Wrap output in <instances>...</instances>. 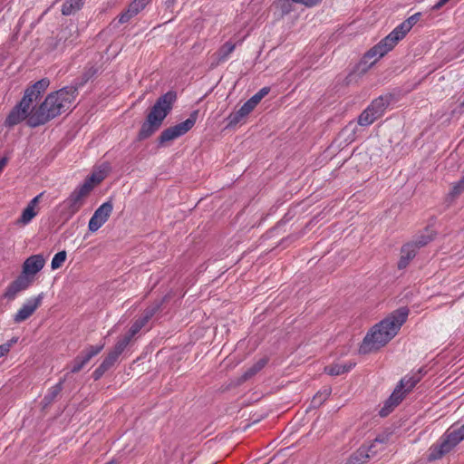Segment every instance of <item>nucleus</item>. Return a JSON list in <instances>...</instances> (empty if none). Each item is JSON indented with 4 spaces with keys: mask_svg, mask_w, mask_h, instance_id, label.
<instances>
[{
    "mask_svg": "<svg viewBox=\"0 0 464 464\" xmlns=\"http://www.w3.org/2000/svg\"><path fill=\"white\" fill-rule=\"evenodd\" d=\"M49 83V80L44 78L27 88L21 102L5 119V125L13 127L26 120L27 125L37 127L70 110L77 95V87L74 86L52 92L39 107H32L33 102L38 100Z\"/></svg>",
    "mask_w": 464,
    "mask_h": 464,
    "instance_id": "obj_1",
    "label": "nucleus"
},
{
    "mask_svg": "<svg viewBox=\"0 0 464 464\" xmlns=\"http://www.w3.org/2000/svg\"><path fill=\"white\" fill-rule=\"evenodd\" d=\"M409 310L401 307L371 328L360 346L361 353H369L387 344L406 322Z\"/></svg>",
    "mask_w": 464,
    "mask_h": 464,
    "instance_id": "obj_2",
    "label": "nucleus"
},
{
    "mask_svg": "<svg viewBox=\"0 0 464 464\" xmlns=\"http://www.w3.org/2000/svg\"><path fill=\"white\" fill-rule=\"evenodd\" d=\"M420 16V14L416 13L396 26L385 38L366 53L363 58L364 62H370L371 65L375 63L376 61L391 51L406 35L418 22Z\"/></svg>",
    "mask_w": 464,
    "mask_h": 464,
    "instance_id": "obj_3",
    "label": "nucleus"
},
{
    "mask_svg": "<svg viewBox=\"0 0 464 464\" xmlns=\"http://www.w3.org/2000/svg\"><path fill=\"white\" fill-rule=\"evenodd\" d=\"M176 99V92H168L157 100L141 126L139 133L140 140L149 138L159 130L164 119L172 110Z\"/></svg>",
    "mask_w": 464,
    "mask_h": 464,
    "instance_id": "obj_4",
    "label": "nucleus"
},
{
    "mask_svg": "<svg viewBox=\"0 0 464 464\" xmlns=\"http://www.w3.org/2000/svg\"><path fill=\"white\" fill-rule=\"evenodd\" d=\"M104 176H91L82 184L77 186L60 205L61 215L69 220L85 204L86 199L96 185L103 180Z\"/></svg>",
    "mask_w": 464,
    "mask_h": 464,
    "instance_id": "obj_5",
    "label": "nucleus"
},
{
    "mask_svg": "<svg viewBox=\"0 0 464 464\" xmlns=\"http://www.w3.org/2000/svg\"><path fill=\"white\" fill-rule=\"evenodd\" d=\"M425 368H420L418 372L412 375H406L401 380L392 395L385 401L384 405L379 411L380 416L386 417L396 406H398L405 395L420 381L421 377L427 374Z\"/></svg>",
    "mask_w": 464,
    "mask_h": 464,
    "instance_id": "obj_6",
    "label": "nucleus"
},
{
    "mask_svg": "<svg viewBox=\"0 0 464 464\" xmlns=\"http://www.w3.org/2000/svg\"><path fill=\"white\" fill-rule=\"evenodd\" d=\"M196 122V112L190 115L189 118H188L183 122H180L175 126L169 127L166 130H164L159 140L160 143L163 144L165 142L173 140L181 135L188 132L195 124Z\"/></svg>",
    "mask_w": 464,
    "mask_h": 464,
    "instance_id": "obj_7",
    "label": "nucleus"
},
{
    "mask_svg": "<svg viewBox=\"0 0 464 464\" xmlns=\"http://www.w3.org/2000/svg\"><path fill=\"white\" fill-rule=\"evenodd\" d=\"M113 209L111 201L102 203L93 213L88 223V228L91 232L99 230L109 219Z\"/></svg>",
    "mask_w": 464,
    "mask_h": 464,
    "instance_id": "obj_8",
    "label": "nucleus"
},
{
    "mask_svg": "<svg viewBox=\"0 0 464 464\" xmlns=\"http://www.w3.org/2000/svg\"><path fill=\"white\" fill-rule=\"evenodd\" d=\"M43 299V293L39 294L37 296L27 299L14 315V321L15 323H22L27 320L41 305Z\"/></svg>",
    "mask_w": 464,
    "mask_h": 464,
    "instance_id": "obj_9",
    "label": "nucleus"
},
{
    "mask_svg": "<svg viewBox=\"0 0 464 464\" xmlns=\"http://www.w3.org/2000/svg\"><path fill=\"white\" fill-rule=\"evenodd\" d=\"M464 440V424L459 428L455 429L449 433L443 439L440 445V449L437 450V458L448 453L454 448L458 443Z\"/></svg>",
    "mask_w": 464,
    "mask_h": 464,
    "instance_id": "obj_10",
    "label": "nucleus"
},
{
    "mask_svg": "<svg viewBox=\"0 0 464 464\" xmlns=\"http://www.w3.org/2000/svg\"><path fill=\"white\" fill-rule=\"evenodd\" d=\"M45 262V258L42 254L29 256L23 264L22 275L34 280V276L44 268Z\"/></svg>",
    "mask_w": 464,
    "mask_h": 464,
    "instance_id": "obj_11",
    "label": "nucleus"
},
{
    "mask_svg": "<svg viewBox=\"0 0 464 464\" xmlns=\"http://www.w3.org/2000/svg\"><path fill=\"white\" fill-rule=\"evenodd\" d=\"M33 283L32 278H27L26 276L20 275L14 281H13L5 290V297L13 300L16 297L17 294L27 289Z\"/></svg>",
    "mask_w": 464,
    "mask_h": 464,
    "instance_id": "obj_12",
    "label": "nucleus"
},
{
    "mask_svg": "<svg viewBox=\"0 0 464 464\" xmlns=\"http://www.w3.org/2000/svg\"><path fill=\"white\" fill-rule=\"evenodd\" d=\"M384 442V438H376L370 447H361L345 464H363L372 455L375 454L376 451L373 450V448L376 444Z\"/></svg>",
    "mask_w": 464,
    "mask_h": 464,
    "instance_id": "obj_13",
    "label": "nucleus"
},
{
    "mask_svg": "<svg viewBox=\"0 0 464 464\" xmlns=\"http://www.w3.org/2000/svg\"><path fill=\"white\" fill-rule=\"evenodd\" d=\"M150 2V0H134L131 2L128 9L120 15L119 23L124 24L129 22L133 16L143 10Z\"/></svg>",
    "mask_w": 464,
    "mask_h": 464,
    "instance_id": "obj_14",
    "label": "nucleus"
},
{
    "mask_svg": "<svg viewBox=\"0 0 464 464\" xmlns=\"http://www.w3.org/2000/svg\"><path fill=\"white\" fill-rule=\"evenodd\" d=\"M79 36L78 28L71 24L63 28L58 34V43L63 44L64 47L73 44Z\"/></svg>",
    "mask_w": 464,
    "mask_h": 464,
    "instance_id": "obj_15",
    "label": "nucleus"
},
{
    "mask_svg": "<svg viewBox=\"0 0 464 464\" xmlns=\"http://www.w3.org/2000/svg\"><path fill=\"white\" fill-rule=\"evenodd\" d=\"M391 101V95L380 96L373 100L372 103L367 107V109H369V111H371L374 117L378 119L383 115Z\"/></svg>",
    "mask_w": 464,
    "mask_h": 464,
    "instance_id": "obj_16",
    "label": "nucleus"
},
{
    "mask_svg": "<svg viewBox=\"0 0 464 464\" xmlns=\"http://www.w3.org/2000/svg\"><path fill=\"white\" fill-rule=\"evenodd\" d=\"M43 195L44 193H40L28 203L27 207L22 212V215L18 220L19 223L27 225L37 215L35 208Z\"/></svg>",
    "mask_w": 464,
    "mask_h": 464,
    "instance_id": "obj_17",
    "label": "nucleus"
},
{
    "mask_svg": "<svg viewBox=\"0 0 464 464\" xmlns=\"http://www.w3.org/2000/svg\"><path fill=\"white\" fill-rule=\"evenodd\" d=\"M417 253V246L413 243L405 244L401 250V257L398 262V267L400 269L405 268L410 261L416 256Z\"/></svg>",
    "mask_w": 464,
    "mask_h": 464,
    "instance_id": "obj_18",
    "label": "nucleus"
},
{
    "mask_svg": "<svg viewBox=\"0 0 464 464\" xmlns=\"http://www.w3.org/2000/svg\"><path fill=\"white\" fill-rule=\"evenodd\" d=\"M255 108L256 105L250 100H248L241 106V108L238 111L229 115V123L237 124L243 118L246 117Z\"/></svg>",
    "mask_w": 464,
    "mask_h": 464,
    "instance_id": "obj_19",
    "label": "nucleus"
},
{
    "mask_svg": "<svg viewBox=\"0 0 464 464\" xmlns=\"http://www.w3.org/2000/svg\"><path fill=\"white\" fill-rule=\"evenodd\" d=\"M155 312H156L155 308L148 309L145 312V314L143 317H141L134 322V324L131 325L127 335L130 336V338L131 339L148 323V321L153 316Z\"/></svg>",
    "mask_w": 464,
    "mask_h": 464,
    "instance_id": "obj_20",
    "label": "nucleus"
},
{
    "mask_svg": "<svg viewBox=\"0 0 464 464\" xmlns=\"http://www.w3.org/2000/svg\"><path fill=\"white\" fill-rule=\"evenodd\" d=\"M355 366V362L335 363L325 367L324 371L327 374L337 376L351 371Z\"/></svg>",
    "mask_w": 464,
    "mask_h": 464,
    "instance_id": "obj_21",
    "label": "nucleus"
},
{
    "mask_svg": "<svg viewBox=\"0 0 464 464\" xmlns=\"http://www.w3.org/2000/svg\"><path fill=\"white\" fill-rule=\"evenodd\" d=\"M464 192V176L461 178L459 181L454 183L450 191L447 196V201L449 204H451L459 195Z\"/></svg>",
    "mask_w": 464,
    "mask_h": 464,
    "instance_id": "obj_22",
    "label": "nucleus"
},
{
    "mask_svg": "<svg viewBox=\"0 0 464 464\" xmlns=\"http://www.w3.org/2000/svg\"><path fill=\"white\" fill-rule=\"evenodd\" d=\"M83 0H65L62 6V13L64 15H70L82 5Z\"/></svg>",
    "mask_w": 464,
    "mask_h": 464,
    "instance_id": "obj_23",
    "label": "nucleus"
},
{
    "mask_svg": "<svg viewBox=\"0 0 464 464\" xmlns=\"http://www.w3.org/2000/svg\"><path fill=\"white\" fill-rule=\"evenodd\" d=\"M236 44L232 43H226L217 53L218 62L226 61L230 53L235 50Z\"/></svg>",
    "mask_w": 464,
    "mask_h": 464,
    "instance_id": "obj_24",
    "label": "nucleus"
},
{
    "mask_svg": "<svg viewBox=\"0 0 464 464\" xmlns=\"http://www.w3.org/2000/svg\"><path fill=\"white\" fill-rule=\"evenodd\" d=\"M66 257H67V253L64 250L56 253L53 256L52 262H51L52 270L59 269L65 262Z\"/></svg>",
    "mask_w": 464,
    "mask_h": 464,
    "instance_id": "obj_25",
    "label": "nucleus"
},
{
    "mask_svg": "<svg viewBox=\"0 0 464 464\" xmlns=\"http://www.w3.org/2000/svg\"><path fill=\"white\" fill-rule=\"evenodd\" d=\"M376 120V117L366 108L359 116L358 123L361 126H369Z\"/></svg>",
    "mask_w": 464,
    "mask_h": 464,
    "instance_id": "obj_26",
    "label": "nucleus"
},
{
    "mask_svg": "<svg viewBox=\"0 0 464 464\" xmlns=\"http://www.w3.org/2000/svg\"><path fill=\"white\" fill-rule=\"evenodd\" d=\"M130 340L131 339L130 338V336L125 334L123 337H121V339H119L117 341V343L111 352L114 353L115 354H117L118 356H120L122 353V352L125 350V348L127 347V345L129 344Z\"/></svg>",
    "mask_w": 464,
    "mask_h": 464,
    "instance_id": "obj_27",
    "label": "nucleus"
},
{
    "mask_svg": "<svg viewBox=\"0 0 464 464\" xmlns=\"http://www.w3.org/2000/svg\"><path fill=\"white\" fill-rule=\"evenodd\" d=\"M89 361L86 359V357L82 353L78 355L72 363L71 372H80L87 363Z\"/></svg>",
    "mask_w": 464,
    "mask_h": 464,
    "instance_id": "obj_28",
    "label": "nucleus"
},
{
    "mask_svg": "<svg viewBox=\"0 0 464 464\" xmlns=\"http://www.w3.org/2000/svg\"><path fill=\"white\" fill-rule=\"evenodd\" d=\"M269 87H263L260 89L255 95H253L249 100L256 106L261 100L269 93Z\"/></svg>",
    "mask_w": 464,
    "mask_h": 464,
    "instance_id": "obj_29",
    "label": "nucleus"
},
{
    "mask_svg": "<svg viewBox=\"0 0 464 464\" xmlns=\"http://www.w3.org/2000/svg\"><path fill=\"white\" fill-rule=\"evenodd\" d=\"M18 342V337H13L11 340L0 345V358L5 356L12 346Z\"/></svg>",
    "mask_w": 464,
    "mask_h": 464,
    "instance_id": "obj_30",
    "label": "nucleus"
},
{
    "mask_svg": "<svg viewBox=\"0 0 464 464\" xmlns=\"http://www.w3.org/2000/svg\"><path fill=\"white\" fill-rule=\"evenodd\" d=\"M103 349V344L96 345V346H90L88 347L82 354L86 357V359L90 362V360L97 355Z\"/></svg>",
    "mask_w": 464,
    "mask_h": 464,
    "instance_id": "obj_31",
    "label": "nucleus"
},
{
    "mask_svg": "<svg viewBox=\"0 0 464 464\" xmlns=\"http://www.w3.org/2000/svg\"><path fill=\"white\" fill-rule=\"evenodd\" d=\"M119 356L112 352H110L106 358L101 363L102 368H105L107 371L116 362Z\"/></svg>",
    "mask_w": 464,
    "mask_h": 464,
    "instance_id": "obj_32",
    "label": "nucleus"
},
{
    "mask_svg": "<svg viewBox=\"0 0 464 464\" xmlns=\"http://www.w3.org/2000/svg\"><path fill=\"white\" fill-rule=\"evenodd\" d=\"M292 0H279L277 5L283 14H289L292 11Z\"/></svg>",
    "mask_w": 464,
    "mask_h": 464,
    "instance_id": "obj_33",
    "label": "nucleus"
},
{
    "mask_svg": "<svg viewBox=\"0 0 464 464\" xmlns=\"http://www.w3.org/2000/svg\"><path fill=\"white\" fill-rule=\"evenodd\" d=\"M111 171V165L108 162H102L92 174H108Z\"/></svg>",
    "mask_w": 464,
    "mask_h": 464,
    "instance_id": "obj_34",
    "label": "nucleus"
},
{
    "mask_svg": "<svg viewBox=\"0 0 464 464\" xmlns=\"http://www.w3.org/2000/svg\"><path fill=\"white\" fill-rule=\"evenodd\" d=\"M430 240H431V237L430 235L429 236L422 235L420 237V238H418L416 241H414L412 243L416 244L417 249H418L421 246H426Z\"/></svg>",
    "mask_w": 464,
    "mask_h": 464,
    "instance_id": "obj_35",
    "label": "nucleus"
},
{
    "mask_svg": "<svg viewBox=\"0 0 464 464\" xmlns=\"http://www.w3.org/2000/svg\"><path fill=\"white\" fill-rule=\"evenodd\" d=\"M295 3L302 4L306 6H313L318 4L321 0H292Z\"/></svg>",
    "mask_w": 464,
    "mask_h": 464,
    "instance_id": "obj_36",
    "label": "nucleus"
},
{
    "mask_svg": "<svg viewBox=\"0 0 464 464\" xmlns=\"http://www.w3.org/2000/svg\"><path fill=\"white\" fill-rule=\"evenodd\" d=\"M266 360H261L259 361L251 370H250V372L249 374L252 375V374H255L256 372H258L260 369H262V367H264V365L266 364Z\"/></svg>",
    "mask_w": 464,
    "mask_h": 464,
    "instance_id": "obj_37",
    "label": "nucleus"
},
{
    "mask_svg": "<svg viewBox=\"0 0 464 464\" xmlns=\"http://www.w3.org/2000/svg\"><path fill=\"white\" fill-rule=\"evenodd\" d=\"M106 371L107 370L105 368H102V365L101 364L93 372L94 379H100Z\"/></svg>",
    "mask_w": 464,
    "mask_h": 464,
    "instance_id": "obj_38",
    "label": "nucleus"
},
{
    "mask_svg": "<svg viewBox=\"0 0 464 464\" xmlns=\"http://www.w3.org/2000/svg\"><path fill=\"white\" fill-rule=\"evenodd\" d=\"M61 391V383L57 386L53 387L52 390H50L48 396L51 397V399L54 398L59 392Z\"/></svg>",
    "mask_w": 464,
    "mask_h": 464,
    "instance_id": "obj_39",
    "label": "nucleus"
},
{
    "mask_svg": "<svg viewBox=\"0 0 464 464\" xmlns=\"http://www.w3.org/2000/svg\"><path fill=\"white\" fill-rule=\"evenodd\" d=\"M92 77L89 76V74L84 72V73L82 74V81L78 83V85L76 86L77 89L81 86H82L84 83H86Z\"/></svg>",
    "mask_w": 464,
    "mask_h": 464,
    "instance_id": "obj_40",
    "label": "nucleus"
},
{
    "mask_svg": "<svg viewBox=\"0 0 464 464\" xmlns=\"http://www.w3.org/2000/svg\"><path fill=\"white\" fill-rule=\"evenodd\" d=\"M85 72L89 74V76H91L92 78L97 73L98 69H96L94 67H90Z\"/></svg>",
    "mask_w": 464,
    "mask_h": 464,
    "instance_id": "obj_41",
    "label": "nucleus"
},
{
    "mask_svg": "<svg viewBox=\"0 0 464 464\" xmlns=\"http://www.w3.org/2000/svg\"><path fill=\"white\" fill-rule=\"evenodd\" d=\"M7 161H8L7 158L0 159V172L4 170V168L6 166Z\"/></svg>",
    "mask_w": 464,
    "mask_h": 464,
    "instance_id": "obj_42",
    "label": "nucleus"
},
{
    "mask_svg": "<svg viewBox=\"0 0 464 464\" xmlns=\"http://www.w3.org/2000/svg\"><path fill=\"white\" fill-rule=\"evenodd\" d=\"M449 0H440L439 2H437V8L444 5Z\"/></svg>",
    "mask_w": 464,
    "mask_h": 464,
    "instance_id": "obj_43",
    "label": "nucleus"
},
{
    "mask_svg": "<svg viewBox=\"0 0 464 464\" xmlns=\"http://www.w3.org/2000/svg\"><path fill=\"white\" fill-rule=\"evenodd\" d=\"M435 459V454H434L433 452H431V451H430V455H429V459H430V460H432V459Z\"/></svg>",
    "mask_w": 464,
    "mask_h": 464,
    "instance_id": "obj_44",
    "label": "nucleus"
}]
</instances>
